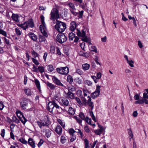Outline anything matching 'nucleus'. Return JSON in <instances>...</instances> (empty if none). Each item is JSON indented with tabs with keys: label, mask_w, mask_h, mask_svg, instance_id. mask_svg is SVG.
Wrapping results in <instances>:
<instances>
[{
	"label": "nucleus",
	"mask_w": 148,
	"mask_h": 148,
	"mask_svg": "<svg viewBox=\"0 0 148 148\" xmlns=\"http://www.w3.org/2000/svg\"><path fill=\"white\" fill-rule=\"evenodd\" d=\"M56 23L55 26V29L58 32L62 33L66 29V25L65 23L57 20H56Z\"/></svg>",
	"instance_id": "nucleus-1"
},
{
	"label": "nucleus",
	"mask_w": 148,
	"mask_h": 148,
	"mask_svg": "<svg viewBox=\"0 0 148 148\" xmlns=\"http://www.w3.org/2000/svg\"><path fill=\"white\" fill-rule=\"evenodd\" d=\"M77 34L78 36L81 37L82 38V40L84 42H88L89 40H90V38H87V36L86 35V29L84 28L81 30V32L78 29H77Z\"/></svg>",
	"instance_id": "nucleus-2"
},
{
	"label": "nucleus",
	"mask_w": 148,
	"mask_h": 148,
	"mask_svg": "<svg viewBox=\"0 0 148 148\" xmlns=\"http://www.w3.org/2000/svg\"><path fill=\"white\" fill-rule=\"evenodd\" d=\"M55 107L57 109H61L63 110L61 107H60V106L56 104L54 101H52L49 102L47 105V110L50 112H53V110L54 107Z\"/></svg>",
	"instance_id": "nucleus-3"
},
{
	"label": "nucleus",
	"mask_w": 148,
	"mask_h": 148,
	"mask_svg": "<svg viewBox=\"0 0 148 148\" xmlns=\"http://www.w3.org/2000/svg\"><path fill=\"white\" fill-rule=\"evenodd\" d=\"M50 15V19L53 21H55V19L57 20V19L60 17L58 11L57 9L55 8H53L52 10Z\"/></svg>",
	"instance_id": "nucleus-4"
},
{
	"label": "nucleus",
	"mask_w": 148,
	"mask_h": 148,
	"mask_svg": "<svg viewBox=\"0 0 148 148\" xmlns=\"http://www.w3.org/2000/svg\"><path fill=\"white\" fill-rule=\"evenodd\" d=\"M40 18L41 20V22L42 26V25H40V28L41 31V32L43 34V36H44L45 37H47L48 35L45 30V23L44 21V16L42 15H41L40 16Z\"/></svg>",
	"instance_id": "nucleus-5"
},
{
	"label": "nucleus",
	"mask_w": 148,
	"mask_h": 148,
	"mask_svg": "<svg viewBox=\"0 0 148 148\" xmlns=\"http://www.w3.org/2000/svg\"><path fill=\"white\" fill-rule=\"evenodd\" d=\"M143 97V98L142 99L135 101L134 103L136 104H142L145 103L146 104H148V100H147L148 99V95L146 93H144Z\"/></svg>",
	"instance_id": "nucleus-6"
},
{
	"label": "nucleus",
	"mask_w": 148,
	"mask_h": 148,
	"mask_svg": "<svg viewBox=\"0 0 148 148\" xmlns=\"http://www.w3.org/2000/svg\"><path fill=\"white\" fill-rule=\"evenodd\" d=\"M67 37L62 33H59L56 37V40L59 43L62 44L67 40Z\"/></svg>",
	"instance_id": "nucleus-7"
},
{
	"label": "nucleus",
	"mask_w": 148,
	"mask_h": 148,
	"mask_svg": "<svg viewBox=\"0 0 148 148\" xmlns=\"http://www.w3.org/2000/svg\"><path fill=\"white\" fill-rule=\"evenodd\" d=\"M56 71L61 74L66 75L69 73V70L68 67L66 66L58 68L56 69Z\"/></svg>",
	"instance_id": "nucleus-8"
},
{
	"label": "nucleus",
	"mask_w": 148,
	"mask_h": 148,
	"mask_svg": "<svg viewBox=\"0 0 148 148\" xmlns=\"http://www.w3.org/2000/svg\"><path fill=\"white\" fill-rule=\"evenodd\" d=\"M49 121L48 118H44L42 121H37V123L40 128L42 126H48L49 125Z\"/></svg>",
	"instance_id": "nucleus-9"
},
{
	"label": "nucleus",
	"mask_w": 148,
	"mask_h": 148,
	"mask_svg": "<svg viewBox=\"0 0 148 148\" xmlns=\"http://www.w3.org/2000/svg\"><path fill=\"white\" fill-rule=\"evenodd\" d=\"M101 86H97L96 90L92 94V97L95 99L99 95L100 91Z\"/></svg>",
	"instance_id": "nucleus-10"
},
{
	"label": "nucleus",
	"mask_w": 148,
	"mask_h": 148,
	"mask_svg": "<svg viewBox=\"0 0 148 148\" xmlns=\"http://www.w3.org/2000/svg\"><path fill=\"white\" fill-rule=\"evenodd\" d=\"M25 28L26 30L28 27L33 28L34 27V25L32 19H29L25 23Z\"/></svg>",
	"instance_id": "nucleus-11"
},
{
	"label": "nucleus",
	"mask_w": 148,
	"mask_h": 148,
	"mask_svg": "<svg viewBox=\"0 0 148 148\" xmlns=\"http://www.w3.org/2000/svg\"><path fill=\"white\" fill-rule=\"evenodd\" d=\"M68 5L71 8L70 9V10L71 13L74 16H77L78 15V12H75L76 9L75 8V6L73 4L71 3H69L68 4Z\"/></svg>",
	"instance_id": "nucleus-12"
},
{
	"label": "nucleus",
	"mask_w": 148,
	"mask_h": 148,
	"mask_svg": "<svg viewBox=\"0 0 148 148\" xmlns=\"http://www.w3.org/2000/svg\"><path fill=\"white\" fill-rule=\"evenodd\" d=\"M30 102H29L28 100H26L20 103V105L21 107L23 110H25L28 107V103Z\"/></svg>",
	"instance_id": "nucleus-13"
},
{
	"label": "nucleus",
	"mask_w": 148,
	"mask_h": 148,
	"mask_svg": "<svg viewBox=\"0 0 148 148\" xmlns=\"http://www.w3.org/2000/svg\"><path fill=\"white\" fill-rule=\"evenodd\" d=\"M52 80L54 83L56 85L62 86H64V85L62 84L61 82L55 76H52Z\"/></svg>",
	"instance_id": "nucleus-14"
},
{
	"label": "nucleus",
	"mask_w": 148,
	"mask_h": 148,
	"mask_svg": "<svg viewBox=\"0 0 148 148\" xmlns=\"http://www.w3.org/2000/svg\"><path fill=\"white\" fill-rule=\"evenodd\" d=\"M16 114L18 116H19V114H20L19 116V117L20 118L21 117V116H22V117L23 118V119H24L23 121L22 120L21 122L23 123V125H25L26 123V122L27 121V120L25 118L24 116L23 113L21 112V111L18 110L16 111Z\"/></svg>",
	"instance_id": "nucleus-15"
},
{
	"label": "nucleus",
	"mask_w": 148,
	"mask_h": 148,
	"mask_svg": "<svg viewBox=\"0 0 148 148\" xmlns=\"http://www.w3.org/2000/svg\"><path fill=\"white\" fill-rule=\"evenodd\" d=\"M28 143L32 148H35L36 146L35 145V141L31 138H29L28 141Z\"/></svg>",
	"instance_id": "nucleus-16"
},
{
	"label": "nucleus",
	"mask_w": 148,
	"mask_h": 148,
	"mask_svg": "<svg viewBox=\"0 0 148 148\" xmlns=\"http://www.w3.org/2000/svg\"><path fill=\"white\" fill-rule=\"evenodd\" d=\"M77 26V24L74 21H72L70 24V29L71 31H73L75 30Z\"/></svg>",
	"instance_id": "nucleus-17"
},
{
	"label": "nucleus",
	"mask_w": 148,
	"mask_h": 148,
	"mask_svg": "<svg viewBox=\"0 0 148 148\" xmlns=\"http://www.w3.org/2000/svg\"><path fill=\"white\" fill-rule=\"evenodd\" d=\"M66 97L68 99H74L75 98L74 94L72 92H68L66 94Z\"/></svg>",
	"instance_id": "nucleus-18"
},
{
	"label": "nucleus",
	"mask_w": 148,
	"mask_h": 148,
	"mask_svg": "<svg viewBox=\"0 0 148 148\" xmlns=\"http://www.w3.org/2000/svg\"><path fill=\"white\" fill-rule=\"evenodd\" d=\"M29 37L34 41H36L37 38V36L34 33L32 32H30L28 34Z\"/></svg>",
	"instance_id": "nucleus-19"
},
{
	"label": "nucleus",
	"mask_w": 148,
	"mask_h": 148,
	"mask_svg": "<svg viewBox=\"0 0 148 148\" xmlns=\"http://www.w3.org/2000/svg\"><path fill=\"white\" fill-rule=\"evenodd\" d=\"M19 16L18 14H13L12 16V19L16 22H19L18 18Z\"/></svg>",
	"instance_id": "nucleus-20"
},
{
	"label": "nucleus",
	"mask_w": 148,
	"mask_h": 148,
	"mask_svg": "<svg viewBox=\"0 0 148 148\" xmlns=\"http://www.w3.org/2000/svg\"><path fill=\"white\" fill-rule=\"evenodd\" d=\"M87 104L91 107V110H92L94 108V104L91 101V98H89L87 101Z\"/></svg>",
	"instance_id": "nucleus-21"
},
{
	"label": "nucleus",
	"mask_w": 148,
	"mask_h": 148,
	"mask_svg": "<svg viewBox=\"0 0 148 148\" xmlns=\"http://www.w3.org/2000/svg\"><path fill=\"white\" fill-rule=\"evenodd\" d=\"M62 105L66 106H67L69 104V101L66 98H64L61 100Z\"/></svg>",
	"instance_id": "nucleus-22"
},
{
	"label": "nucleus",
	"mask_w": 148,
	"mask_h": 148,
	"mask_svg": "<svg viewBox=\"0 0 148 148\" xmlns=\"http://www.w3.org/2000/svg\"><path fill=\"white\" fill-rule=\"evenodd\" d=\"M62 128L60 126L58 125L55 129V131L58 134L60 135L62 132Z\"/></svg>",
	"instance_id": "nucleus-23"
},
{
	"label": "nucleus",
	"mask_w": 148,
	"mask_h": 148,
	"mask_svg": "<svg viewBox=\"0 0 148 148\" xmlns=\"http://www.w3.org/2000/svg\"><path fill=\"white\" fill-rule=\"evenodd\" d=\"M82 67L84 71H86L89 69L90 67V65L89 64L86 63L83 64L82 65Z\"/></svg>",
	"instance_id": "nucleus-24"
},
{
	"label": "nucleus",
	"mask_w": 148,
	"mask_h": 148,
	"mask_svg": "<svg viewBox=\"0 0 148 148\" xmlns=\"http://www.w3.org/2000/svg\"><path fill=\"white\" fill-rule=\"evenodd\" d=\"M76 90V88L73 85H71L68 87V91L72 92Z\"/></svg>",
	"instance_id": "nucleus-25"
},
{
	"label": "nucleus",
	"mask_w": 148,
	"mask_h": 148,
	"mask_svg": "<svg viewBox=\"0 0 148 148\" xmlns=\"http://www.w3.org/2000/svg\"><path fill=\"white\" fill-rule=\"evenodd\" d=\"M75 34L73 33H70L69 34V40L70 41H72L73 40V38L75 37Z\"/></svg>",
	"instance_id": "nucleus-26"
},
{
	"label": "nucleus",
	"mask_w": 148,
	"mask_h": 148,
	"mask_svg": "<svg viewBox=\"0 0 148 148\" xmlns=\"http://www.w3.org/2000/svg\"><path fill=\"white\" fill-rule=\"evenodd\" d=\"M68 112L69 114L73 115L75 113V110L73 109L71 107H70L69 108Z\"/></svg>",
	"instance_id": "nucleus-27"
},
{
	"label": "nucleus",
	"mask_w": 148,
	"mask_h": 148,
	"mask_svg": "<svg viewBox=\"0 0 148 148\" xmlns=\"http://www.w3.org/2000/svg\"><path fill=\"white\" fill-rule=\"evenodd\" d=\"M45 83L47 86L49 87L51 89H53L55 88V86L48 82H45Z\"/></svg>",
	"instance_id": "nucleus-28"
},
{
	"label": "nucleus",
	"mask_w": 148,
	"mask_h": 148,
	"mask_svg": "<svg viewBox=\"0 0 148 148\" xmlns=\"http://www.w3.org/2000/svg\"><path fill=\"white\" fill-rule=\"evenodd\" d=\"M12 125L11 124L10 127V130H11V132H10V137L13 139L14 140L15 139L13 133V132L14 131L13 130V127L12 128L11 126H12Z\"/></svg>",
	"instance_id": "nucleus-29"
},
{
	"label": "nucleus",
	"mask_w": 148,
	"mask_h": 148,
	"mask_svg": "<svg viewBox=\"0 0 148 148\" xmlns=\"http://www.w3.org/2000/svg\"><path fill=\"white\" fill-rule=\"evenodd\" d=\"M39 40L40 42H44L46 40L45 37L44 36L40 35L39 36Z\"/></svg>",
	"instance_id": "nucleus-30"
},
{
	"label": "nucleus",
	"mask_w": 148,
	"mask_h": 148,
	"mask_svg": "<svg viewBox=\"0 0 148 148\" xmlns=\"http://www.w3.org/2000/svg\"><path fill=\"white\" fill-rule=\"evenodd\" d=\"M66 138L63 136H62L60 138V142L62 144L64 143L66 141Z\"/></svg>",
	"instance_id": "nucleus-31"
},
{
	"label": "nucleus",
	"mask_w": 148,
	"mask_h": 148,
	"mask_svg": "<svg viewBox=\"0 0 148 148\" xmlns=\"http://www.w3.org/2000/svg\"><path fill=\"white\" fill-rule=\"evenodd\" d=\"M67 81L70 84H71L73 82V79L71 76L68 75L67 77Z\"/></svg>",
	"instance_id": "nucleus-32"
},
{
	"label": "nucleus",
	"mask_w": 148,
	"mask_h": 148,
	"mask_svg": "<svg viewBox=\"0 0 148 148\" xmlns=\"http://www.w3.org/2000/svg\"><path fill=\"white\" fill-rule=\"evenodd\" d=\"M104 130V129H99L98 130H95V132L97 135H99L103 132Z\"/></svg>",
	"instance_id": "nucleus-33"
},
{
	"label": "nucleus",
	"mask_w": 148,
	"mask_h": 148,
	"mask_svg": "<svg viewBox=\"0 0 148 148\" xmlns=\"http://www.w3.org/2000/svg\"><path fill=\"white\" fill-rule=\"evenodd\" d=\"M34 82L37 88L38 89H40V87L39 82L37 79H35Z\"/></svg>",
	"instance_id": "nucleus-34"
},
{
	"label": "nucleus",
	"mask_w": 148,
	"mask_h": 148,
	"mask_svg": "<svg viewBox=\"0 0 148 148\" xmlns=\"http://www.w3.org/2000/svg\"><path fill=\"white\" fill-rule=\"evenodd\" d=\"M45 135L47 138H48L50 137L51 134V131L49 130H45Z\"/></svg>",
	"instance_id": "nucleus-35"
},
{
	"label": "nucleus",
	"mask_w": 148,
	"mask_h": 148,
	"mask_svg": "<svg viewBox=\"0 0 148 148\" xmlns=\"http://www.w3.org/2000/svg\"><path fill=\"white\" fill-rule=\"evenodd\" d=\"M79 117H80V118L83 120H84L86 119L84 114L81 112L79 113Z\"/></svg>",
	"instance_id": "nucleus-36"
},
{
	"label": "nucleus",
	"mask_w": 148,
	"mask_h": 148,
	"mask_svg": "<svg viewBox=\"0 0 148 148\" xmlns=\"http://www.w3.org/2000/svg\"><path fill=\"white\" fill-rule=\"evenodd\" d=\"M128 133L129 136L130 137V140L133 137L132 132L131 129H128Z\"/></svg>",
	"instance_id": "nucleus-37"
},
{
	"label": "nucleus",
	"mask_w": 148,
	"mask_h": 148,
	"mask_svg": "<svg viewBox=\"0 0 148 148\" xmlns=\"http://www.w3.org/2000/svg\"><path fill=\"white\" fill-rule=\"evenodd\" d=\"M25 93L27 95H31V91L29 89H27L24 90Z\"/></svg>",
	"instance_id": "nucleus-38"
},
{
	"label": "nucleus",
	"mask_w": 148,
	"mask_h": 148,
	"mask_svg": "<svg viewBox=\"0 0 148 148\" xmlns=\"http://www.w3.org/2000/svg\"><path fill=\"white\" fill-rule=\"evenodd\" d=\"M84 120H85L86 122L89 125H92L91 123V119H89L88 117L86 116Z\"/></svg>",
	"instance_id": "nucleus-39"
},
{
	"label": "nucleus",
	"mask_w": 148,
	"mask_h": 148,
	"mask_svg": "<svg viewBox=\"0 0 148 148\" xmlns=\"http://www.w3.org/2000/svg\"><path fill=\"white\" fill-rule=\"evenodd\" d=\"M18 141L24 144H26L27 143V141L22 138H19Z\"/></svg>",
	"instance_id": "nucleus-40"
},
{
	"label": "nucleus",
	"mask_w": 148,
	"mask_h": 148,
	"mask_svg": "<svg viewBox=\"0 0 148 148\" xmlns=\"http://www.w3.org/2000/svg\"><path fill=\"white\" fill-rule=\"evenodd\" d=\"M75 82L78 84H81L82 83V80L80 79L79 78H76L74 79Z\"/></svg>",
	"instance_id": "nucleus-41"
},
{
	"label": "nucleus",
	"mask_w": 148,
	"mask_h": 148,
	"mask_svg": "<svg viewBox=\"0 0 148 148\" xmlns=\"http://www.w3.org/2000/svg\"><path fill=\"white\" fill-rule=\"evenodd\" d=\"M12 119L13 121L16 123H18L19 122V119H18L15 116H13Z\"/></svg>",
	"instance_id": "nucleus-42"
},
{
	"label": "nucleus",
	"mask_w": 148,
	"mask_h": 148,
	"mask_svg": "<svg viewBox=\"0 0 148 148\" xmlns=\"http://www.w3.org/2000/svg\"><path fill=\"white\" fill-rule=\"evenodd\" d=\"M85 142V148H88V147L89 142L88 141L86 138H85L84 140Z\"/></svg>",
	"instance_id": "nucleus-43"
},
{
	"label": "nucleus",
	"mask_w": 148,
	"mask_h": 148,
	"mask_svg": "<svg viewBox=\"0 0 148 148\" xmlns=\"http://www.w3.org/2000/svg\"><path fill=\"white\" fill-rule=\"evenodd\" d=\"M47 67L48 70L50 72H52L53 70V66L52 65H48Z\"/></svg>",
	"instance_id": "nucleus-44"
},
{
	"label": "nucleus",
	"mask_w": 148,
	"mask_h": 148,
	"mask_svg": "<svg viewBox=\"0 0 148 148\" xmlns=\"http://www.w3.org/2000/svg\"><path fill=\"white\" fill-rule=\"evenodd\" d=\"M0 34H2L5 37H8L7 36V33L6 32L4 31L2 29H0Z\"/></svg>",
	"instance_id": "nucleus-45"
},
{
	"label": "nucleus",
	"mask_w": 148,
	"mask_h": 148,
	"mask_svg": "<svg viewBox=\"0 0 148 148\" xmlns=\"http://www.w3.org/2000/svg\"><path fill=\"white\" fill-rule=\"evenodd\" d=\"M38 69L41 73H42L44 71V68L42 66H39L38 67Z\"/></svg>",
	"instance_id": "nucleus-46"
},
{
	"label": "nucleus",
	"mask_w": 148,
	"mask_h": 148,
	"mask_svg": "<svg viewBox=\"0 0 148 148\" xmlns=\"http://www.w3.org/2000/svg\"><path fill=\"white\" fill-rule=\"evenodd\" d=\"M127 62L128 64L131 67H133L134 66L133 65V64L134 63V62L132 60H129Z\"/></svg>",
	"instance_id": "nucleus-47"
},
{
	"label": "nucleus",
	"mask_w": 148,
	"mask_h": 148,
	"mask_svg": "<svg viewBox=\"0 0 148 148\" xmlns=\"http://www.w3.org/2000/svg\"><path fill=\"white\" fill-rule=\"evenodd\" d=\"M90 49L91 51L95 52L96 53L97 52V49L95 46H92Z\"/></svg>",
	"instance_id": "nucleus-48"
},
{
	"label": "nucleus",
	"mask_w": 148,
	"mask_h": 148,
	"mask_svg": "<svg viewBox=\"0 0 148 148\" xmlns=\"http://www.w3.org/2000/svg\"><path fill=\"white\" fill-rule=\"evenodd\" d=\"M69 132L70 135L74 134V133L76 132V131H75L73 128H71L69 129Z\"/></svg>",
	"instance_id": "nucleus-49"
},
{
	"label": "nucleus",
	"mask_w": 148,
	"mask_h": 148,
	"mask_svg": "<svg viewBox=\"0 0 148 148\" xmlns=\"http://www.w3.org/2000/svg\"><path fill=\"white\" fill-rule=\"evenodd\" d=\"M32 54L34 58H36L38 56V54L35 51L33 50L32 51Z\"/></svg>",
	"instance_id": "nucleus-50"
},
{
	"label": "nucleus",
	"mask_w": 148,
	"mask_h": 148,
	"mask_svg": "<svg viewBox=\"0 0 148 148\" xmlns=\"http://www.w3.org/2000/svg\"><path fill=\"white\" fill-rule=\"evenodd\" d=\"M74 118L78 123L81 124L82 123V121L79 117L75 116L74 117Z\"/></svg>",
	"instance_id": "nucleus-51"
},
{
	"label": "nucleus",
	"mask_w": 148,
	"mask_h": 148,
	"mask_svg": "<svg viewBox=\"0 0 148 148\" xmlns=\"http://www.w3.org/2000/svg\"><path fill=\"white\" fill-rule=\"evenodd\" d=\"M83 12L84 11L83 10H82L81 11H79V13L78 12V17L79 18H82V16L83 15Z\"/></svg>",
	"instance_id": "nucleus-52"
},
{
	"label": "nucleus",
	"mask_w": 148,
	"mask_h": 148,
	"mask_svg": "<svg viewBox=\"0 0 148 148\" xmlns=\"http://www.w3.org/2000/svg\"><path fill=\"white\" fill-rule=\"evenodd\" d=\"M32 60L33 62L36 65H38L39 64V63L38 61L36 59H35L34 58H32Z\"/></svg>",
	"instance_id": "nucleus-53"
},
{
	"label": "nucleus",
	"mask_w": 148,
	"mask_h": 148,
	"mask_svg": "<svg viewBox=\"0 0 148 148\" xmlns=\"http://www.w3.org/2000/svg\"><path fill=\"white\" fill-rule=\"evenodd\" d=\"M71 135V136L70 141L71 142L73 141L76 139V137L75 136L74 134Z\"/></svg>",
	"instance_id": "nucleus-54"
},
{
	"label": "nucleus",
	"mask_w": 148,
	"mask_h": 148,
	"mask_svg": "<svg viewBox=\"0 0 148 148\" xmlns=\"http://www.w3.org/2000/svg\"><path fill=\"white\" fill-rule=\"evenodd\" d=\"M76 94L78 96H81L82 94V91L80 90H78L76 92Z\"/></svg>",
	"instance_id": "nucleus-55"
},
{
	"label": "nucleus",
	"mask_w": 148,
	"mask_h": 148,
	"mask_svg": "<svg viewBox=\"0 0 148 148\" xmlns=\"http://www.w3.org/2000/svg\"><path fill=\"white\" fill-rule=\"evenodd\" d=\"M134 98L135 100H137V101L140 100V97L139 94H135L134 97Z\"/></svg>",
	"instance_id": "nucleus-56"
},
{
	"label": "nucleus",
	"mask_w": 148,
	"mask_h": 148,
	"mask_svg": "<svg viewBox=\"0 0 148 148\" xmlns=\"http://www.w3.org/2000/svg\"><path fill=\"white\" fill-rule=\"evenodd\" d=\"M76 72L78 74H79L80 75L82 74L83 73L82 71L79 69H76Z\"/></svg>",
	"instance_id": "nucleus-57"
},
{
	"label": "nucleus",
	"mask_w": 148,
	"mask_h": 148,
	"mask_svg": "<svg viewBox=\"0 0 148 148\" xmlns=\"http://www.w3.org/2000/svg\"><path fill=\"white\" fill-rule=\"evenodd\" d=\"M17 25L18 26L21 27L24 30H25V23L22 24H18Z\"/></svg>",
	"instance_id": "nucleus-58"
},
{
	"label": "nucleus",
	"mask_w": 148,
	"mask_h": 148,
	"mask_svg": "<svg viewBox=\"0 0 148 148\" xmlns=\"http://www.w3.org/2000/svg\"><path fill=\"white\" fill-rule=\"evenodd\" d=\"M90 114L91 116L92 117V120L94 121H95V118L93 112L92 111L91 112H90Z\"/></svg>",
	"instance_id": "nucleus-59"
},
{
	"label": "nucleus",
	"mask_w": 148,
	"mask_h": 148,
	"mask_svg": "<svg viewBox=\"0 0 148 148\" xmlns=\"http://www.w3.org/2000/svg\"><path fill=\"white\" fill-rule=\"evenodd\" d=\"M55 48L53 46H52L51 47L50 51L51 53H53L55 51Z\"/></svg>",
	"instance_id": "nucleus-60"
},
{
	"label": "nucleus",
	"mask_w": 148,
	"mask_h": 148,
	"mask_svg": "<svg viewBox=\"0 0 148 148\" xmlns=\"http://www.w3.org/2000/svg\"><path fill=\"white\" fill-rule=\"evenodd\" d=\"M15 31L16 34L18 35H20L21 34V32L20 31V30L17 28L15 29Z\"/></svg>",
	"instance_id": "nucleus-61"
},
{
	"label": "nucleus",
	"mask_w": 148,
	"mask_h": 148,
	"mask_svg": "<svg viewBox=\"0 0 148 148\" xmlns=\"http://www.w3.org/2000/svg\"><path fill=\"white\" fill-rule=\"evenodd\" d=\"M91 77L92 79L93 80L95 83H97L98 82L97 79V77L94 76H91Z\"/></svg>",
	"instance_id": "nucleus-62"
},
{
	"label": "nucleus",
	"mask_w": 148,
	"mask_h": 148,
	"mask_svg": "<svg viewBox=\"0 0 148 148\" xmlns=\"http://www.w3.org/2000/svg\"><path fill=\"white\" fill-rule=\"evenodd\" d=\"M58 121L60 124L63 127L65 126L64 123L60 119H58Z\"/></svg>",
	"instance_id": "nucleus-63"
},
{
	"label": "nucleus",
	"mask_w": 148,
	"mask_h": 148,
	"mask_svg": "<svg viewBox=\"0 0 148 148\" xmlns=\"http://www.w3.org/2000/svg\"><path fill=\"white\" fill-rule=\"evenodd\" d=\"M4 107L3 102L1 101H0V110H2L3 109Z\"/></svg>",
	"instance_id": "nucleus-64"
}]
</instances>
